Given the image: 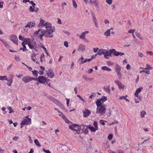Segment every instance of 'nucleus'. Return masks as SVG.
Segmentation results:
<instances>
[{"label":"nucleus","instance_id":"393cba45","mask_svg":"<svg viewBox=\"0 0 153 153\" xmlns=\"http://www.w3.org/2000/svg\"><path fill=\"white\" fill-rule=\"evenodd\" d=\"M110 30H107L104 33V35L107 37L110 36Z\"/></svg>","mask_w":153,"mask_h":153},{"label":"nucleus","instance_id":"ddd939ff","mask_svg":"<svg viewBox=\"0 0 153 153\" xmlns=\"http://www.w3.org/2000/svg\"><path fill=\"white\" fill-rule=\"evenodd\" d=\"M83 116L84 117H88L91 114V111L85 108V110L83 111Z\"/></svg>","mask_w":153,"mask_h":153},{"label":"nucleus","instance_id":"c85d7f7f","mask_svg":"<svg viewBox=\"0 0 153 153\" xmlns=\"http://www.w3.org/2000/svg\"><path fill=\"white\" fill-rule=\"evenodd\" d=\"M36 55L34 53L33 54H32L31 56V59L34 62H36Z\"/></svg>","mask_w":153,"mask_h":153},{"label":"nucleus","instance_id":"a19ab883","mask_svg":"<svg viewBox=\"0 0 153 153\" xmlns=\"http://www.w3.org/2000/svg\"><path fill=\"white\" fill-rule=\"evenodd\" d=\"M74 8H76L77 7V4L75 0H72Z\"/></svg>","mask_w":153,"mask_h":153},{"label":"nucleus","instance_id":"8fccbe9b","mask_svg":"<svg viewBox=\"0 0 153 153\" xmlns=\"http://www.w3.org/2000/svg\"><path fill=\"white\" fill-rule=\"evenodd\" d=\"M128 96H127V95H126L125 96H122L120 97L119 99L120 100H122L123 99L125 100V98H126Z\"/></svg>","mask_w":153,"mask_h":153},{"label":"nucleus","instance_id":"a18cd8bd","mask_svg":"<svg viewBox=\"0 0 153 153\" xmlns=\"http://www.w3.org/2000/svg\"><path fill=\"white\" fill-rule=\"evenodd\" d=\"M104 122H106V121L103 120H100L99 121L101 125H103V126H104L105 125V123Z\"/></svg>","mask_w":153,"mask_h":153},{"label":"nucleus","instance_id":"6e6552de","mask_svg":"<svg viewBox=\"0 0 153 153\" xmlns=\"http://www.w3.org/2000/svg\"><path fill=\"white\" fill-rule=\"evenodd\" d=\"M36 42H30L28 43V45L29 48L32 50H34L35 51H37V49L36 47Z\"/></svg>","mask_w":153,"mask_h":153},{"label":"nucleus","instance_id":"3c124183","mask_svg":"<svg viewBox=\"0 0 153 153\" xmlns=\"http://www.w3.org/2000/svg\"><path fill=\"white\" fill-rule=\"evenodd\" d=\"M92 15L93 17V19L94 22L97 21L96 17L95 16V14L94 13H92Z\"/></svg>","mask_w":153,"mask_h":153},{"label":"nucleus","instance_id":"9d476101","mask_svg":"<svg viewBox=\"0 0 153 153\" xmlns=\"http://www.w3.org/2000/svg\"><path fill=\"white\" fill-rule=\"evenodd\" d=\"M10 39L13 43H15L16 45L18 44V39L17 36L15 35H11L10 36Z\"/></svg>","mask_w":153,"mask_h":153},{"label":"nucleus","instance_id":"f8f14e48","mask_svg":"<svg viewBox=\"0 0 153 153\" xmlns=\"http://www.w3.org/2000/svg\"><path fill=\"white\" fill-rule=\"evenodd\" d=\"M47 74L48 77L51 78H53L54 76V73L53 72V70L51 69H49L47 71Z\"/></svg>","mask_w":153,"mask_h":153},{"label":"nucleus","instance_id":"09e8293b","mask_svg":"<svg viewBox=\"0 0 153 153\" xmlns=\"http://www.w3.org/2000/svg\"><path fill=\"white\" fill-rule=\"evenodd\" d=\"M15 59L17 61H19L20 60L19 56L18 55H15Z\"/></svg>","mask_w":153,"mask_h":153},{"label":"nucleus","instance_id":"bf43d9fd","mask_svg":"<svg viewBox=\"0 0 153 153\" xmlns=\"http://www.w3.org/2000/svg\"><path fill=\"white\" fill-rule=\"evenodd\" d=\"M49 99L53 102L56 99L53 97H51L49 98Z\"/></svg>","mask_w":153,"mask_h":153},{"label":"nucleus","instance_id":"39448f33","mask_svg":"<svg viewBox=\"0 0 153 153\" xmlns=\"http://www.w3.org/2000/svg\"><path fill=\"white\" fill-rule=\"evenodd\" d=\"M37 78L31 77L29 76H23L22 81L25 83H27L33 80L37 81Z\"/></svg>","mask_w":153,"mask_h":153},{"label":"nucleus","instance_id":"de8ad7c7","mask_svg":"<svg viewBox=\"0 0 153 153\" xmlns=\"http://www.w3.org/2000/svg\"><path fill=\"white\" fill-rule=\"evenodd\" d=\"M62 8L63 10L65 8V6L67 5V4L65 2H62Z\"/></svg>","mask_w":153,"mask_h":153},{"label":"nucleus","instance_id":"4c0bfd02","mask_svg":"<svg viewBox=\"0 0 153 153\" xmlns=\"http://www.w3.org/2000/svg\"><path fill=\"white\" fill-rule=\"evenodd\" d=\"M94 126V128H95L96 129L98 130V123L96 121H95L94 122L93 124Z\"/></svg>","mask_w":153,"mask_h":153},{"label":"nucleus","instance_id":"5fc2aeb1","mask_svg":"<svg viewBox=\"0 0 153 153\" xmlns=\"http://www.w3.org/2000/svg\"><path fill=\"white\" fill-rule=\"evenodd\" d=\"M93 94L91 95L89 97V99H92L94 97H95V96L96 94L95 93H93Z\"/></svg>","mask_w":153,"mask_h":153},{"label":"nucleus","instance_id":"423d86ee","mask_svg":"<svg viewBox=\"0 0 153 153\" xmlns=\"http://www.w3.org/2000/svg\"><path fill=\"white\" fill-rule=\"evenodd\" d=\"M26 118L24 119L21 123V128H22L24 125H29L31 123V119L27 117Z\"/></svg>","mask_w":153,"mask_h":153},{"label":"nucleus","instance_id":"79ce46f5","mask_svg":"<svg viewBox=\"0 0 153 153\" xmlns=\"http://www.w3.org/2000/svg\"><path fill=\"white\" fill-rule=\"evenodd\" d=\"M44 55L43 54H42L40 57V61L42 62L43 61V59H44Z\"/></svg>","mask_w":153,"mask_h":153},{"label":"nucleus","instance_id":"b1692460","mask_svg":"<svg viewBox=\"0 0 153 153\" xmlns=\"http://www.w3.org/2000/svg\"><path fill=\"white\" fill-rule=\"evenodd\" d=\"M115 71L116 72L120 71V70L121 69V68L120 66L118 64H117L115 66Z\"/></svg>","mask_w":153,"mask_h":153},{"label":"nucleus","instance_id":"dca6fc26","mask_svg":"<svg viewBox=\"0 0 153 153\" xmlns=\"http://www.w3.org/2000/svg\"><path fill=\"white\" fill-rule=\"evenodd\" d=\"M85 45L83 44H81L79 45L77 50L79 51H83L85 50Z\"/></svg>","mask_w":153,"mask_h":153},{"label":"nucleus","instance_id":"1a4fd4ad","mask_svg":"<svg viewBox=\"0 0 153 153\" xmlns=\"http://www.w3.org/2000/svg\"><path fill=\"white\" fill-rule=\"evenodd\" d=\"M114 82L118 86L119 88L120 89H123L126 87L125 85L123 84L119 80H115Z\"/></svg>","mask_w":153,"mask_h":153},{"label":"nucleus","instance_id":"a878e982","mask_svg":"<svg viewBox=\"0 0 153 153\" xmlns=\"http://www.w3.org/2000/svg\"><path fill=\"white\" fill-rule=\"evenodd\" d=\"M135 33L136 34V35L139 39H140L141 40H143V38L139 33H138L137 32H135Z\"/></svg>","mask_w":153,"mask_h":153},{"label":"nucleus","instance_id":"5701e85b","mask_svg":"<svg viewBox=\"0 0 153 153\" xmlns=\"http://www.w3.org/2000/svg\"><path fill=\"white\" fill-rule=\"evenodd\" d=\"M88 126V128L92 132H95L97 130V129H96L93 126H91L90 125H89Z\"/></svg>","mask_w":153,"mask_h":153},{"label":"nucleus","instance_id":"c9c22d12","mask_svg":"<svg viewBox=\"0 0 153 153\" xmlns=\"http://www.w3.org/2000/svg\"><path fill=\"white\" fill-rule=\"evenodd\" d=\"M33 74L35 77H37L38 76V71L36 70H33L32 71Z\"/></svg>","mask_w":153,"mask_h":153},{"label":"nucleus","instance_id":"a211bd4d","mask_svg":"<svg viewBox=\"0 0 153 153\" xmlns=\"http://www.w3.org/2000/svg\"><path fill=\"white\" fill-rule=\"evenodd\" d=\"M89 33V32L88 31H86L82 33L81 35L79 36L80 39H83L85 38V35L88 34Z\"/></svg>","mask_w":153,"mask_h":153},{"label":"nucleus","instance_id":"e433bc0d","mask_svg":"<svg viewBox=\"0 0 153 153\" xmlns=\"http://www.w3.org/2000/svg\"><path fill=\"white\" fill-rule=\"evenodd\" d=\"M35 9V6L33 7V6H30L29 8V10L30 12H33L34 11V10Z\"/></svg>","mask_w":153,"mask_h":153},{"label":"nucleus","instance_id":"6e6d98bb","mask_svg":"<svg viewBox=\"0 0 153 153\" xmlns=\"http://www.w3.org/2000/svg\"><path fill=\"white\" fill-rule=\"evenodd\" d=\"M19 40L23 41L25 38L23 37L21 35H19Z\"/></svg>","mask_w":153,"mask_h":153},{"label":"nucleus","instance_id":"f03ea898","mask_svg":"<svg viewBox=\"0 0 153 153\" xmlns=\"http://www.w3.org/2000/svg\"><path fill=\"white\" fill-rule=\"evenodd\" d=\"M39 33L40 34L38 36V37L40 38L41 40H43L42 37L43 36L48 37H52L53 36V34H52L48 32V31H45L42 29H39L34 32L33 34V36L36 37Z\"/></svg>","mask_w":153,"mask_h":153},{"label":"nucleus","instance_id":"2f4dec72","mask_svg":"<svg viewBox=\"0 0 153 153\" xmlns=\"http://www.w3.org/2000/svg\"><path fill=\"white\" fill-rule=\"evenodd\" d=\"M107 100V98L105 96H102V97L100 100H97V101L98 100H100V101H102L103 102H104L105 101H106Z\"/></svg>","mask_w":153,"mask_h":153},{"label":"nucleus","instance_id":"69168bd1","mask_svg":"<svg viewBox=\"0 0 153 153\" xmlns=\"http://www.w3.org/2000/svg\"><path fill=\"white\" fill-rule=\"evenodd\" d=\"M64 45L66 47H68V42L67 41H65L64 42Z\"/></svg>","mask_w":153,"mask_h":153},{"label":"nucleus","instance_id":"052dcab7","mask_svg":"<svg viewBox=\"0 0 153 153\" xmlns=\"http://www.w3.org/2000/svg\"><path fill=\"white\" fill-rule=\"evenodd\" d=\"M58 113H59V115L61 116L62 117V118L63 119V116H65L64 115V114H63V113L62 112H61L60 111V112H58Z\"/></svg>","mask_w":153,"mask_h":153},{"label":"nucleus","instance_id":"c03bdc74","mask_svg":"<svg viewBox=\"0 0 153 153\" xmlns=\"http://www.w3.org/2000/svg\"><path fill=\"white\" fill-rule=\"evenodd\" d=\"M135 31V30L134 29H131L128 30V32L129 33L133 34H134V33Z\"/></svg>","mask_w":153,"mask_h":153},{"label":"nucleus","instance_id":"49530a36","mask_svg":"<svg viewBox=\"0 0 153 153\" xmlns=\"http://www.w3.org/2000/svg\"><path fill=\"white\" fill-rule=\"evenodd\" d=\"M31 22H29L27 23V24L25 26V27H28L29 28H30L31 27Z\"/></svg>","mask_w":153,"mask_h":153},{"label":"nucleus","instance_id":"0e129e2a","mask_svg":"<svg viewBox=\"0 0 153 153\" xmlns=\"http://www.w3.org/2000/svg\"><path fill=\"white\" fill-rule=\"evenodd\" d=\"M88 62V59H85L84 60L82 61L81 62V64H83L85 63L86 62Z\"/></svg>","mask_w":153,"mask_h":153},{"label":"nucleus","instance_id":"412c9836","mask_svg":"<svg viewBox=\"0 0 153 153\" xmlns=\"http://www.w3.org/2000/svg\"><path fill=\"white\" fill-rule=\"evenodd\" d=\"M143 88L142 87H140V88H138L136 90V92H135L134 94V95L135 97H138V94L139 93H140L142 90L143 89Z\"/></svg>","mask_w":153,"mask_h":153},{"label":"nucleus","instance_id":"7ed1b4c3","mask_svg":"<svg viewBox=\"0 0 153 153\" xmlns=\"http://www.w3.org/2000/svg\"><path fill=\"white\" fill-rule=\"evenodd\" d=\"M96 105L97 106L96 113L98 114L100 116H102L104 114L106 110L105 105H103L102 104L100 100H98L96 102Z\"/></svg>","mask_w":153,"mask_h":153},{"label":"nucleus","instance_id":"338daca9","mask_svg":"<svg viewBox=\"0 0 153 153\" xmlns=\"http://www.w3.org/2000/svg\"><path fill=\"white\" fill-rule=\"evenodd\" d=\"M77 97H79L83 102H84V99L79 95H77Z\"/></svg>","mask_w":153,"mask_h":153},{"label":"nucleus","instance_id":"bb28decb","mask_svg":"<svg viewBox=\"0 0 153 153\" xmlns=\"http://www.w3.org/2000/svg\"><path fill=\"white\" fill-rule=\"evenodd\" d=\"M102 69L103 70H105L108 71H110L111 70L110 68L105 66L102 67Z\"/></svg>","mask_w":153,"mask_h":153},{"label":"nucleus","instance_id":"f257e3e1","mask_svg":"<svg viewBox=\"0 0 153 153\" xmlns=\"http://www.w3.org/2000/svg\"><path fill=\"white\" fill-rule=\"evenodd\" d=\"M45 21L42 19L40 20V23L38 25V27H42L44 26L45 27L46 30L45 31H48V32L52 34L55 31V27L51 26V24L48 22L45 23Z\"/></svg>","mask_w":153,"mask_h":153},{"label":"nucleus","instance_id":"20e7f679","mask_svg":"<svg viewBox=\"0 0 153 153\" xmlns=\"http://www.w3.org/2000/svg\"><path fill=\"white\" fill-rule=\"evenodd\" d=\"M69 128L74 132L76 131V134H79L80 133L81 127L79 125L75 124L73 125H70Z\"/></svg>","mask_w":153,"mask_h":153},{"label":"nucleus","instance_id":"9b49d317","mask_svg":"<svg viewBox=\"0 0 153 153\" xmlns=\"http://www.w3.org/2000/svg\"><path fill=\"white\" fill-rule=\"evenodd\" d=\"M14 75L10 74L9 75V79H7V80H6V81H7V85L10 87L11 86L12 84V83L13 79L14 77Z\"/></svg>","mask_w":153,"mask_h":153},{"label":"nucleus","instance_id":"aec40b11","mask_svg":"<svg viewBox=\"0 0 153 153\" xmlns=\"http://www.w3.org/2000/svg\"><path fill=\"white\" fill-rule=\"evenodd\" d=\"M111 54L113 53V54L116 56H118L119 55V52L117 51L115 49L110 50Z\"/></svg>","mask_w":153,"mask_h":153},{"label":"nucleus","instance_id":"72a5a7b5","mask_svg":"<svg viewBox=\"0 0 153 153\" xmlns=\"http://www.w3.org/2000/svg\"><path fill=\"white\" fill-rule=\"evenodd\" d=\"M93 3L94 4V6L96 7L97 8H99V4L98 2L95 0L93 2Z\"/></svg>","mask_w":153,"mask_h":153},{"label":"nucleus","instance_id":"473e14b6","mask_svg":"<svg viewBox=\"0 0 153 153\" xmlns=\"http://www.w3.org/2000/svg\"><path fill=\"white\" fill-rule=\"evenodd\" d=\"M2 43L7 48H10V45L8 44L6 42L3 41Z\"/></svg>","mask_w":153,"mask_h":153},{"label":"nucleus","instance_id":"37998d69","mask_svg":"<svg viewBox=\"0 0 153 153\" xmlns=\"http://www.w3.org/2000/svg\"><path fill=\"white\" fill-rule=\"evenodd\" d=\"M8 109L9 110V113H11L12 112H14V111L12 109V108L11 106H8Z\"/></svg>","mask_w":153,"mask_h":153},{"label":"nucleus","instance_id":"58836bf2","mask_svg":"<svg viewBox=\"0 0 153 153\" xmlns=\"http://www.w3.org/2000/svg\"><path fill=\"white\" fill-rule=\"evenodd\" d=\"M34 143L38 146L40 147L41 145L38 140H34Z\"/></svg>","mask_w":153,"mask_h":153},{"label":"nucleus","instance_id":"ea45409f","mask_svg":"<svg viewBox=\"0 0 153 153\" xmlns=\"http://www.w3.org/2000/svg\"><path fill=\"white\" fill-rule=\"evenodd\" d=\"M141 116L142 118H143L145 116V114H146V112L145 111H140Z\"/></svg>","mask_w":153,"mask_h":153},{"label":"nucleus","instance_id":"f3484780","mask_svg":"<svg viewBox=\"0 0 153 153\" xmlns=\"http://www.w3.org/2000/svg\"><path fill=\"white\" fill-rule=\"evenodd\" d=\"M106 50L103 49H100L97 53V54L101 56L102 54L104 55L105 54V53L106 51Z\"/></svg>","mask_w":153,"mask_h":153},{"label":"nucleus","instance_id":"6ab92c4d","mask_svg":"<svg viewBox=\"0 0 153 153\" xmlns=\"http://www.w3.org/2000/svg\"><path fill=\"white\" fill-rule=\"evenodd\" d=\"M53 103L58 105L59 107L62 108L63 107V105L58 100L56 99Z\"/></svg>","mask_w":153,"mask_h":153},{"label":"nucleus","instance_id":"774afa93","mask_svg":"<svg viewBox=\"0 0 153 153\" xmlns=\"http://www.w3.org/2000/svg\"><path fill=\"white\" fill-rule=\"evenodd\" d=\"M138 55L140 57H142L143 56V54L141 53L138 52Z\"/></svg>","mask_w":153,"mask_h":153},{"label":"nucleus","instance_id":"13d9d810","mask_svg":"<svg viewBox=\"0 0 153 153\" xmlns=\"http://www.w3.org/2000/svg\"><path fill=\"white\" fill-rule=\"evenodd\" d=\"M30 4H31L33 7H34V6H35L36 5V4L33 2V1H30L29 2Z\"/></svg>","mask_w":153,"mask_h":153},{"label":"nucleus","instance_id":"4d7b16f0","mask_svg":"<svg viewBox=\"0 0 153 153\" xmlns=\"http://www.w3.org/2000/svg\"><path fill=\"white\" fill-rule=\"evenodd\" d=\"M35 25V23L34 21H33L31 22V27H34Z\"/></svg>","mask_w":153,"mask_h":153},{"label":"nucleus","instance_id":"2eb2a0df","mask_svg":"<svg viewBox=\"0 0 153 153\" xmlns=\"http://www.w3.org/2000/svg\"><path fill=\"white\" fill-rule=\"evenodd\" d=\"M110 52V50H109V51L106 50L104 54V57L106 59H108L109 58V57H108V56H111V53Z\"/></svg>","mask_w":153,"mask_h":153},{"label":"nucleus","instance_id":"cd10ccee","mask_svg":"<svg viewBox=\"0 0 153 153\" xmlns=\"http://www.w3.org/2000/svg\"><path fill=\"white\" fill-rule=\"evenodd\" d=\"M30 39L25 38L24 40H23V42L25 44V45L28 44V43H30Z\"/></svg>","mask_w":153,"mask_h":153},{"label":"nucleus","instance_id":"864d4df0","mask_svg":"<svg viewBox=\"0 0 153 153\" xmlns=\"http://www.w3.org/2000/svg\"><path fill=\"white\" fill-rule=\"evenodd\" d=\"M106 2L109 5H110L112 3V0H106Z\"/></svg>","mask_w":153,"mask_h":153},{"label":"nucleus","instance_id":"4468645a","mask_svg":"<svg viewBox=\"0 0 153 153\" xmlns=\"http://www.w3.org/2000/svg\"><path fill=\"white\" fill-rule=\"evenodd\" d=\"M103 89L106 93L109 94H111V91L109 85H105L103 88Z\"/></svg>","mask_w":153,"mask_h":153},{"label":"nucleus","instance_id":"603ef678","mask_svg":"<svg viewBox=\"0 0 153 153\" xmlns=\"http://www.w3.org/2000/svg\"><path fill=\"white\" fill-rule=\"evenodd\" d=\"M113 137V134H109L108 137V139L109 140H111L112 139Z\"/></svg>","mask_w":153,"mask_h":153},{"label":"nucleus","instance_id":"7c9ffc66","mask_svg":"<svg viewBox=\"0 0 153 153\" xmlns=\"http://www.w3.org/2000/svg\"><path fill=\"white\" fill-rule=\"evenodd\" d=\"M7 80V77L6 76H0V80Z\"/></svg>","mask_w":153,"mask_h":153},{"label":"nucleus","instance_id":"0eeeda50","mask_svg":"<svg viewBox=\"0 0 153 153\" xmlns=\"http://www.w3.org/2000/svg\"><path fill=\"white\" fill-rule=\"evenodd\" d=\"M37 80L40 83L44 84L45 83L46 84L48 83V79L43 76H40L38 77Z\"/></svg>","mask_w":153,"mask_h":153},{"label":"nucleus","instance_id":"f704fd0d","mask_svg":"<svg viewBox=\"0 0 153 153\" xmlns=\"http://www.w3.org/2000/svg\"><path fill=\"white\" fill-rule=\"evenodd\" d=\"M117 75L119 77V79L121 80L122 79L121 74L120 71L116 72Z\"/></svg>","mask_w":153,"mask_h":153},{"label":"nucleus","instance_id":"e2e57ef3","mask_svg":"<svg viewBox=\"0 0 153 153\" xmlns=\"http://www.w3.org/2000/svg\"><path fill=\"white\" fill-rule=\"evenodd\" d=\"M66 100H67L66 104L68 107L69 106V105L70 102V100L68 98H66Z\"/></svg>","mask_w":153,"mask_h":153},{"label":"nucleus","instance_id":"c756f323","mask_svg":"<svg viewBox=\"0 0 153 153\" xmlns=\"http://www.w3.org/2000/svg\"><path fill=\"white\" fill-rule=\"evenodd\" d=\"M63 117V119L65 120V122L69 124H70V123H71V122L66 118L65 116H64Z\"/></svg>","mask_w":153,"mask_h":153},{"label":"nucleus","instance_id":"680f3d73","mask_svg":"<svg viewBox=\"0 0 153 153\" xmlns=\"http://www.w3.org/2000/svg\"><path fill=\"white\" fill-rule=\"evenodd\" d=\"M43 150L46 153H51V152L49 150H46L45 149H43Z\"/></svg>","mask_w":153,"mask_h":153},{"label":"nucleus","instance_id":"4be33fe9","mask_svg":"<svg viewBox=\"0 0 153 153\" xmlns=\"http://www.w3.org/2000/svg\"><path fill=\"white\" fill-rule=\"evenodd\" d=\"M146 68H143L142 67H140V68L141 69H147L149 70H151L153 68L151 66L148 64L146 65Z\"/></svg>","mask_w":153,"mask_h":153}]
</instances>
